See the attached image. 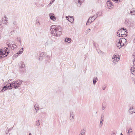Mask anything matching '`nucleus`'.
Masks as SVG:
<instances>
[{"instance_id": "10", "label": "nucleus", "mask_w": 135, "mask_h": 135, "mask_svg": "<svg viewBox=\"0 0 135 135\" xmlns=\"http://www.w3.org/2000/svg\"><path fill=\"white\" fill-rule=\"evenodd\" d=\"M76 4H77V6L80 7L81 6L82 4V2L80 0H74Z\"/></svg>"}, {"instance_id": "23", "label": "nucleus", "mask_w": 135, "mask_h": 135, "mask_svg": "<svg viewBox=\"0 0 135 135\" xmlns=\"http://www.w3.org/2000/svg\"><path fill=\"white\" fill-rule=\"evenodd\" d=\"M69 118L71 122H74V117H70Z\"/></svg>"}, {"instance_id": "29", "label": "nucleus", "mask_w": 135, "mask_h": 135, "mask_svg": "<svg viewBox=\"0 0 135 135\" xmlns=\"http://www.w3.org/2000/svg\"><path fill=\"white\" fill-rule=\"evenodd\" d=\"M23 48L21 49L18 52V53L19 54H21L23 52Z\"/></svg>"}, {"instance_id": "11", "label": "nucleus", "mask_w": 135, "mask_h": 135, "mask_svg": "<svg viewBox=\"0 0 135 135\" xmlns=\"http://www.w3.org/2000/svg\"><path fill=\"white\" fill-rule=\"evenodd\" d=\"M107 3L108 7H110L112 8L113 7V5L112 2L111 1L109 0L108 1Z\"/></svg>"}, {"instance_id": "17", "label": "nucleus", "mask_w": 135, "mask_h": 135, "mask_svg": "<svg viewBox=\"0 0 135 135\" xmlns=\"http://www.w3.org/2000/svg\"><path fill=\"white\" fill-rule=\"evenodd\" d=\"M106 103L105 102H103L102 104V109L103 110H104L106 107Z\"/></svg>"}, {"instance_id": "12", "label": "nucleus", "mask_w": 135, "mask_h": 135, "mask_svg": "<svg viewBox=\"0 0 135 135\" xmlns=\"http://www.w3.org/2000/svg\"><path fill=\"white\" fill-rule=\"evenodd\" d=\"M134 109L133 108V107H131L128 110V112L129 114H132L133 113H135V112H134Z\"/></svg>"}, {"instance_id": "1", "label": "nucleus", "mask_w": 135, "mask_h": 135, "mask_svg": "<svg viewBox=\"0 0 135 135\" xmlns=\"http://www.w3.org/2000/svg\"><path fill=\"white\" fill-rule=\"evenodd\" d=\"M50 30L51 33L56 37L60 36L62 34L61 28L60 27H56L55 25H52L50 27Z\"/></svg>"}, {"instance_id": "52", "label": "nucleus", "mask_w": 135, "mask_h": 135, "mask_svg": "<svg viewBox=\"0 0 135 135\" xmlns=\"http://www.w3.org/2000/svg\"><path fill=\"white\" fill-rule=\"evenodd\" d=\"M51 4H50V3L48 4V6H50L51 5Z\"/></svg>"}, {"instance_id": "38", "label": "nucleus", "mask_w": 135, "mask_h": 135, "mask_svg": "<svg viewBox=\"0 0 135 135\" xmlns=\"http://www.w3.org/2000/svg\"><path fill=\"white\" fill-rule=\"evenodd\" d=\"M13 129V127H11L10 128H9L8 130V132H9V131H11Z\"/></svg>"}, {"instance_id": "61", "label": "nucleus", "mask_w": 135, "mask_h": 135, "mask_svg": "<svg viewBox=\"0 0 135 135\" xmlns=\"http://www.w3.org/2000/svg\"><path fill=\"white\" fill-rule=\"evenodd\" d=\"M121 35H122V36H122V35H123L122 34H121Z\"/></svg>"}, {"instance_id": "51", "label": "nucleus", "mask_w": 135, "mask_h": 135, "mask_svg": "<svg viewBox=\"0 0 135 135\" xmlns=\"http://www.w3.org/2000/svg\"><path fill=\"white\" fill-rule=\"evenodd\" d=\"M115 133H112L111 135H115Z\"/></svg>"}, {"instance_id": "41", "label": "nucleus", "mask_w": 135, "mask_h": 135, "mask_svg": "<svg viewBox=\"0 0 135 135\" xmlns=\"http://www.w3.org/2000/svg\"><path fill=\"white\" fill-rule=\"evenodd\" d=\"M7 54V55H5V56H7L8 55V54L9 53V52L8 51H6V54Z\"/></svg>"}, {"instance_id": "4", "label": "nucleus", "mask_w": 135, "mask_h": 135, "mask_svg": "<svg viewBox=\"0 0 135 135\" xmlns=\"http://www.w3.org/2000/svg\"><path fill=\"white\" fill-rule=\"evenodd\" d=\"M120 57H117L116 55H114L112 59V61L113 63H115L116 62H118L120 59Z\"/></svg>"}, {"instance_id": "53", "label": "nucleus", "mask_w": 135, "mask_h": 135, "mask_svg": "<svg viewBox=\"0 0 135 135\" xmlns=\"http://www.w3.org/2000/svg\"><path fill=\"white\" fill-rule=\"evenodd\" d=\"M9 132H8V131L6 133V134H7Z\"/></svg>"}, {"instance_id": "9", "label": "nucleus", "mask_w": 135, "mask_h": 135, "mask_svg": "<svg viewBox=\"0 0 135 135\" xmlns=\"http://www.w3.org/2000/svg\"><path fill=\"white\" fill-rule=\"evenodd\" d=\"M49 16L50 17V19L51 20L54 21L56 20V17L53 13H50L49 14Z\"/></svg>"}, {"instance_id": "8", "label": "nucleus", "mask_w": 135, "mask_h": 135, "mask_svg": "<svg viewBox=\"0 0 135 135\" xmlns=\"http://www.w3.org/2000/svg\"><path fill=\"white\" fill-rule=\"evenodd\" d=\"M53 42L54 41L51 40H48L46 42V45H48L50 46H52L53 44Z\"/></svg>"}, {"instance_id": "57", "label": "nucleus", "mask_w": 135, "mask_h": 135, "mask_svg": "<svg viewBox=\"0 0 135 135\" xmlns=\"http://www.w3.org/2000/svg\"><path fill=\"white\" fill-rule=\"evenodd\" d=\"M80 135H83V134H82V133H81Z\"/></svg>"}, {"instance_id": "35", "label": "nucleus", "mask_w": 135, "mask_h": 135, "mask_svg": "<svg viewBox=\"0 0 135 135\" xmlns=\"http://www.w3.org/2000/svg\"><path fill=\"white\" fill-rule=\"evenodd\" d=\"M132 129L131 128H129L128 130V133H130L132 132Z\"/></svg>"}, {"instance_id": "55", "label": "nucleus", "mask_w": 135, "mask_h": 135, "mask_svg": "<svg viewBox=\"0 0 135 135\" xmlns=\"http://www.w3.org/2000/svg\"><path fill=\"white\" fill-rule=\"evenodd\" d=\"M11 80H10V79H9V80H8V82H9V81H10Z\"/></svg>"}, {"instance_id": "56", "label": "nucleus", "mask_w": 135, "mask_h": 135, "mask_svg": "<svg viewBox=\"0 0 135 135\" xmlns=\"http://www.w3.org/2000/svg\"><path fill=\"white\" fill-rule=\"evenodd\" d=\"M120 135H123V134L122 133H120Z\"/></svg>"}, {"instance_id": "30", "label": "nucleus", "mask_w": 135, "mask_h": 135, "mask_svg": "<svg viewBox=\"0 0 135 135\" xmlns=\"http://www.w3.org/2000/svg\"><path fill=\"white\" fill-rule=\"evenodd\" d=\"M90 18H91V17H90L88 19L86 23V25H89L90 24V23H89L90 22H89V21L90 20Z\"/></svg>"}, {"instance_id": "49", "label": "nucleus", "mask_w": 135, "mask_h": 135, "mask_svg": "<svg viewBox=\"0 0 135 135\" xmlns=\"http://www.w3.org/2000/svg\"><path fill=\"white\" fill-rule=\"evenodd\" d=\"M2 55H1V54H0V58L1 59H2V58H4V57H3V56L2 55Z\"/></svg>"}, {"instance_id": "25", "label": "nucleus", "mask_w": 135, "mask_h": 135, "mask_svg": "<svg viewBox=\"0 0 135 135\" xmlns=\"http://www.w3.org/2000/svg\"><path fill=\"white\" fill-rule=\"evenodd\" d=\"M122 30H126V28H124L123 27H122L120 30H118V32H117V34H118V33L119 32H120Z\"/></svg>"}, {"instance_id": "5", "label": "nucleus", "mask_w": 135, "mask_h": 135, "mask_svg": "<svg viewBox=\"0 0 135 135\" xmlns=\"http://www.w3.org/2000/svg\"><path fill=\"white\" fill-rule=\"evenodd\" d=\"M10 83H9V86H4L3 87V89L1 90V91L3 92L6 89H12V86H11V85H10Z\"/></svg>"}, {"instance_id": "47", "label": "nucleus", "mask_w": 135, "mask_h": 135, "mask_svg": "<svg viewBox=\"0 0 135 135\" xmlns=\"http://www.w3.org/2000/svg\"><path fill=\"white\" fill-rule=\"evenodd\" d=\"M55 0H52L50 2V4H52L54 2Z\"/></svg>"}, {"instance_id": "46", "label": "nucleus", "mask_w": 135, "mask_h": 135, "mask_svg": "<svg viewBox=\"0 0 135 135\" xmlns=\"http://www.w3.org/2000/svg\"><path fill=\"white\" fill-rule=\"evenodd\" d=\"M90 30V29H88V30H87L86 31V32L87 33H88V32Z\"/></svg>"}, {"instance_id": "6", "label": "nucleus", "mask_w": 135, "mask_h": 135, "mask_svg": "<svg viewBox=\"0 0 135 135\" xmlns=\"http://www.w3.org/2000/svg\"><path fill=\"white\" fill-rule=\"evenodd\" d=\"M66 18L67 20L71 23H72L74 21V17L73 16H66Z\"/></svg>"}, {"instance_id": "2", "label": "nucleus", "mask_w": 135, "mask_h": 135, "mask_svg": "<svg viewBox=\"0 0 135 135\" xmlns=\"http://www.w3.org/2000/svg\"><path fill=\"white\" fill-rule=\"evenodd\" d=\"M22 81L21 80H19L16 81H13L10 83V85L13 86V87L15 89L17 88L20 87V86L22 84Z\"/></svg>"}, {"instance_id": "33", "label": "nucleus", "mask_w": 135, "mask_h": 135, "mask_svg": "<svg viewBox=\"0 0 135 135\" xmlns=\"http://www.w3.org/2000/svg\"><path fill=\"white\" fill-rule=\"evenodd\" d=\"M6 53H4L3 52V53H1L0 54L1 55H2L3 56V57H5L6 56H5V55H6Z\"/></svg>"}, {"instance_id": "60", "label": "nucleus", "mask_w": 135, "mask_h": 135, "mask_svg": "<svg viewBox=\"0 0 135 135\" xmlns=\"http://www.w3.org/2000/svg\"><path fill=\"white\" fill-rule=\"evenodd\" d=\"M97 112H96V113L97 114Z\"/></svg>"}, {"instance_id": "26", "label": "nucleus", "mask_w": 135, "mask_h": 135, "mask_svg": "<svg viewBox=\"0 0 135 135\" xmlns=\"http://www.w3.org/2000/svg\"><path fill=\"white\" fill-rule=\"evenodd\" d=\"M9 41H9L8 42H7V45L9 47L11 46V45H12V42L11 43L10 42H9Z\"/></svg>"}, {"instance_id": "22", "label": "nucleus", "mask_w": 135, "mask_h": 135, "mask_svg": "<svg viewBox=\"0 0 135 135\" xmlns=\"http://www.w3.org/2000/svg\"><path fill=\"white\" fill-rule=\"evenodd\" d=\"M70 117H74V114L71 111L70 113Z\"/></svg>"}, {"instance_id": "48", "label": "nucleus", "mask_w": 135, "mask_h": 135, "mask_svg": "<svg viewBox=\"0 0 135 135\" xmlns=\"http://www.w3.org/2000/svg\"><path fill=\"white\" fill-rule=\"evenodd\" d=\"M13 23L14 25H16V21H14L13 22Z\"/></svg>"}, {"instance_id": "14", "label": "nucleus", "mask_w": 135, "mask_h": 135, "mask_svg": "<svg viewBox=\"0 0 135 135\" xmlns=\"http://www.w3.org/2000/svg\"><path fill=\"white\" fill-rule=\"evenodd\" d=\"M133 66V68L131 67L130 69L131 71V73H132L133 75H135V66Z\"/></svg>"}, {"instance_id": "7", "label": "nucleus", "mask_w": 135, "mask_h": 135, "mask_svg": "<svg viewBox=\"0 0 135 135\" xmlns=\"http://www.w3.org/2000/svg\"><path fill=\"white\" fill-rule=\"evenodd\" d=\"M100 13L99 12H98L96 14V15H95L92 16V17L90 18L91 22L90 23H91L95 19L98 17V14Z\"/></svg>"}, {"instance_id": "34", "label": "nucleus", "mask_w": 135, "mask_h": 135, "mask_svg": "<svg viewBox=\"0 0 135 135\" xmlns=\"http://www.w3.org/2000/svg\"><path fill=\"white\" fill-rule=\"evenodd\" d=\"M39 107V105L38 104H36L34 106V108Z\"/></svg>"}, {"instance_id": "28", "label": "nucleus", "mask_w": 135, "mask_h": 135, "mask_svg": "<svg viewBox=\"0 0 135 135\" xmlns=\"http://www.w3.org/2000/svg\"><path fill=\"white\" fill-rule=\"evenodd\" d=\"M128 21V19H126L125 20V22L126 24L127 25L130 24V22Z\"/></svg>"}, {"instance_id": "40", "label": "nucleus", "mask_w": 135, "mask_h": 135, "mask_svg": "<svg viewBox=\"0 0 135 135\" xmlns=\"http://www.w3.org/2000/svg\"><path fill=\"white\" fill-rule=\"evenodd\" d=\"M17 40L20 43L21 42V40L20 38H17Z\"/></svg>"}, {"instance_id": "19", "label": "nucleus", "mask_w": 135, "mask_h": 135, "mask_svg": "<svg viewBox=\"0 0 135 135\" xmlns=\"http://www.w3.org/2000/svg\"><path fill=\"white\" fill-rule=\"evenodd\" d=\"M12 47H11V49L13 50L16 47V46L15 44H14V43L12 42Z\"/></svg>"}, {"instance_id": "54", "label": "nucleus", "mask_w": 135, "mask_h": 135, "mask_svg": "<svg viewBox=\"0 0 135 135\" xmlns=\"http://www.w3.org/2000/svg\"><path fill=\"white\" fill-rule=\"evenodd\" d=\"M28 135H32V134H31V133H30Z\"/></svg>"}, {"instance_id": "50", "label": "nucleus", "mask_w": 135, "mask_h": 135, "mask_svg": "<svg viewBox=\"0 0 135 135\" xmlns=\"http://www.w3.org/2000/svg\"><path fill=\"white\" fill-rule=\"evenodd\" d=\"M105 88H106V86H104L103 87L102 89L103 90H104L105 89Z\"/></svg>"}, {"instance_id": "37", "label": "nucleus", "mask_w": 135, "mask_h": 135, "mask_svg": "<svg viewBox=\"0 0 135 135\" xmlns=\"http://www.w3.org/2000/svg\"><path fill=\"white\" fill-rule=\"evenodd\" d=\"M35 110H36V113H37V110H39V107H36V108H35Z\"/></svg>"}, {"instance_id": "21", "label": "nucleus", "mask_w": 135, "mask_h": 135, "mask_svg": "<svg viewBox=\"0 0 135 135\" xmlns=\"http://www.w3.org/2000/svg\"><path fill=\"white\" fill-rule=\"evenodd\" d=\"M65 41L66 42H67L68 43H69L71 41V39L70 38H65Z\"/></svg>"}, {"instance_id": "13", "label": "nucleus", "mask_w": 135, "mask_h": 135, "mask_svg": "<svg viewBox=\"0 0 135 135\" xmlns=\"http://www.w3.org/2000/svg\"><path fill=\"white\" fill-rule=\"evenodd\" d=\"M124 46V43H122L121 42H120V41L119 40V42L118 43L117 47H118L119 49H120L122 46Z\"/></svg>"}, {"instance_id": "36", "label": "nucleus", "mask_w": 135, "mask_h": 135, "mask_svg": "<svg viewBox=\"0 0 135 135\" xmlns=\"http://www.w3.org/2000/svg\"><path fill=\"white\" fill-rule=\"evenodd\" d=\"M4 52H5V53H6V51H7V49H8V48L7 47H5L4 48Z\"/></svg>"}, {"instance_id": "15", "label": "nucleus", "mask_w": 135, "mask_h": 135, "mask_svg": "<svg viewBox=\"0 0 135 135\" xmlns=\"http://www.w3.org/2000/svg\"><path fill=\"white\" fill-rule=\"evenodd\" d=\"M119 40L120 42L121 43H124V42H126L127 40H126L124 38H121L119 39Z\"/></svg>"}, {"instance_id": "27", "label": "nucleus", "mask_w": 135, "mask_h": 135, "mask_svg": "<svg viewBox=\"0 0 135 135\" xmlns=\"http://www.w3.org/2000/svg\"><path fill=\"white\" fill-rule=\"evenodd\" d=\"M85 129H84L81 130L80 133H82V134H84L85 133Z\"/></svg>"}, {"instance_id": "59", "label": "nucleus", "mask_w": 135, "mask_h": 135, "mask_svg": "<svg viewBox=\"0 0 135 135\" xmlns=\"http://www.w3.org/2000/svg\"><path fill=\"white\" fill-rule=\"evenodd\" d=\"M101 15V14L99 15V16H100Z\"/></svg>"}, {"instance_id": "58", "label": "nucleus", "mask_w": 135, "mask_h": 135, "mask_svg": "<svg viewBox=\"0 0 135 135\" xmlns=\"http://www.w3.org/2000/svg\"><path fill=\"white\" fill-rule=\"evenodd\" d=\"M119 36H120V34H119Z\"/></svg>"}, {"instance_id": "24", "label": "nucleus", "mask_w": 135, "mask_h": 135, "mask_svg": "<svg viewBox=\"0 0 135 135\" xmlns=\"http://www.w3.org/2000/svg\"><path fill=\"white\" fill-rule=\"evenodd\" d=\"M40 125V123L39 120H37L36 122V126H39Z\"/></svg>"}, {"instance_id": "44", "label": "nucleus", "mask_w": 135, "mask_h": 135, "mask_svg": "<svg viewBox=\"0 0 135 135\" xmlns=\"http://www.w3.org/2000/svg\"><path fill=\"white\" fill-rule=\"evenodd\" d=\"M39 57L40 60L41 61L42 60L43 58L41 56V57L39 56Z\"/></svg>"}, {"instance_id": "43", "label": "nucleus", "mask_w": 135, "mask_h": 135, "mask_svg": "<svg viewBox=\"0 0 135 135\" xmlns=\"http://www.w3.org/2000/svg\"><path fill=\"white\" fill-rule=\"evenodd\" d=\"M3 50L2 49H0V54L3 53Z\"/></svg>"}, {"instance_id": "16", "label": "nucleus", "mask_w": 135, "mask_h": 135, "mask_svg": "<svg viewBox=\"0 0 135 135\" xmlns=\"http://www.w3.org/2000/svg\"><path fill=\"white\" fill-rule=\"evenodd\" d=\"M46 53H45L41 52L39 55V56H41L43 58L44 57H45V56H46Z\"/></svg>"}, {"instance_id": "32", "label": "nucleus", "mask_w": 135, "mask_h": 135, "mask_svg": "<svg viewBox=\"0 0 135 135\" xmlns=\"http://www.w3.org/2000/svg\"><path fill=\"white\" fill-rule=\"evenodd\" d=\"M20 54L18 53V52H17V53H16V54H15L14 55V56L15 57H18V55Z\"/></svg>"}, {"instance_id": "45", "label": "nucleus", "mask_w": 135, "mask_h": 135, "mask_svg": "<svg viewBox=\"0 0 135 135\" xmlns=\"http://www.w3.org/2000/svg\"><path fill=\"white\" fill-rule=\"evenodd\" d=\"M36 21L37 24H38V23L39 25L40 24V22L38 20H36Z\"/></svg>"}, {"instance_id": "3", "label": "nucleus", "mask_w": 135, "mask_h": 135, "mask_svg": "<svg viewBox=\"0 0 135 135\" xmlns=\"http://www.w3.org/2000/svg\"><path fill=\"white\" fill-rule=\"evenodd\" d=\"M20 68V70L22 73L24 71L25 67V65L24 62L22 61L20 62L18 64Z\"/></svg>"}, {"instance_id": "18", "label": "nucleus", "mask_w": 135, "mask_h": 135, "mask_svg": "<svg viewBox=\"0 0 135 135\" xmlns=\"http://www.w3.org/2000/svg\"><path fill=\"white\" fill-rule=\"evenodd\" d=\"M98 80V78L97 77H94L93 79V84L94 85H95L97 82Z\"/></svg>"}, {"instance_id": "31", "label": "nucleus", "mask_w": 135, "mask_h": 135, "mask_svg": "<svg viewBox=\"0 0 135 135\" xmlns=\"http://www.w3.org/2000/svg\"><path fill=\"white\" fill-rule=\"evenodd\" d=\"M104 117V116L103 115V114H102L101 115V119H100V121L101 122H103L104 120L103 118Z\"/></svg>"}, {"instance_id": "20", "label": "nucleus", "mask_w": 135, "mask_h": 135, "mask_svg": "<svg viewBox=\"0 0 135 135\" xmlns=\"http://www.w3.org/2000/svg\"><path fill=\"white\" fill-rule=\"evenodd\" d=\"M4 18H5V19H4V21L3 22V23L4 24H6L8 22V21L6 20V19H7V18L6 17V16H5L4 17ZM3 19H4L3 18Z\"/></svg>"}, {"instance_id": "42", "label": "nucleus", "mask_w": 135, "mask_h": 135, "mask_svg": "<svg viewBox=\"0 0 135 135\" xmlns=\"http://www.w3.org/2000/svg\"><path fill=\"white\" fill-rule=\"evenodd\" d=\"M133 12H135V11L133 12L132 11H131L130 13H131L132 15H134V13L132 14Z\"/></svg>"}, {"instance_id": "39", "label": "nucleus", "mask_w": 135, "mask_h": 135, "mask_svg": "<svg viewBox=\"0 0 135 135\" xmlns=\"http://www.w3.org/2000/svg\"><path fill=\"white\" fill-rule=\"evenodd\" d=\"M103 125V122H101V121H100V123L99 124V126L100 127H101Z\"/></svg>"}]
</instances>
